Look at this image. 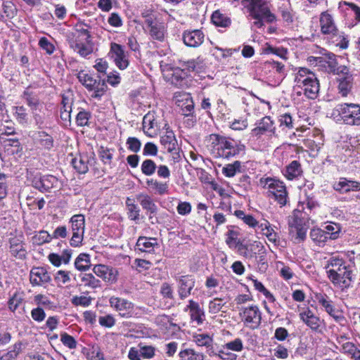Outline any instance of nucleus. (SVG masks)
<instances>
[{
  "label": "nucleus",
  "mask_w": 360,
  "mask_h": 360,
  "mask_svg": "<svg viewBox=\"0 0 360 360\" xmlns=\"http://www.w3.org/2000/svg\"><path fill=\"white\" fill-rule=\"evenodd\" d=\"M239 315L244 326L252 329L257 328L262 321V313L255 304L241 307L239 309Z\"/></svg>",
  "instance_id": "obj_9"
},
{
  "label": "nucleus",
  "mask_w": 360,
  "mask_h": 360,
  "mask_svg": "<svg viewBox=\"0 0 360 360\" xmlns=\"http://www.w3.org/2000/svg\"><path fill=\"white\" fill-rule=\"evenodd\" d=\"M10 250L11 255L17 258L22 259L25 257L26 251L23 243L10 245Z\"/></svg>",
  "instance_id": "obj_59"
},
{
  "label": "nucleus",
  "mask_w": 360,
  "mask_h": 360,
  "mask_svg": "<svg viewBox=\"0 0 360 360\" xmlns=\"http://www.w3.org/2000/svg\"><path fill=\"white\" fill-rule=\"evenodd\" d=\"M184 311L188 312L191 321L195 323L198 326L201 325L204 322L205 318V311L200 307L199 303L193 300L188 301V304Z\"/></svg>",
  "instance_id": "obj_17"
},
{
  "label": "nucleus",
  "mask_w": 360,
  "mask_h": 360,
  "mask_svg": "<svg viewBox=\"0 0 360 360\" xmlns=\"http://www.w3.org/2000/svg\"><path fill=\"white\" fill-rule=\"evenodd\" d=\"M311 239L319 246H323L328 240L323 229H313L310 231Z\"/></svg>",
  "instance_id": "obj_38"
},
{
  "label": "nucleus",
  "mask_w": 360,
  "mask_h": 360,
  "mask_svg": "<svg viewBox=\"0 0 360 360\" xmlns=\"http://www.w3.org/2000/svg\"><path fill=\"white\" fill-rule=\"evenodd\" d=\"M13 109L15 110L13 113L16 120L20 124H27L29 117L26 108L23 106H16L14 107Z\"/></svg>",
  "instance_id": "obj_49"
},
{
  "label": "nucleus",
  "mask_w": 360,
  "mask_h": 360,
  "mask_svg": "<svg viewBox=\"0 0 360 360\" xmlns=\"http://www.w3.org/2000/svg\"><path fill=\"white\" fill-rule=\"evenodd\" d=\"M302 174V169L300 163L297 160L292 161L286 166L284 175L288 180H292L298 178Z\"/></svg>",
  "instance_id": "obj_29"
},
{
  "label": "nucleus",
  "mask_w": 360,
  "mask_h": 360,
  "mask_svg": "<svg viewBox=\"0 0 360 360\" xmlns=\"http://www.w3.org/2000/svg\"><path fill=\"white\" fill-rule=\"evenodd\" d=\"M148 186L155 190L159 195H164L168 192L169 185L166 182L158 181L154 179H150L146 181Z\"/></svg>",
  "instance_id": "obj_41"
},
{
  "label": "nucleus",
  "mask_w": 360,
  "mask_h": 360,
  "mask_svg": "<svg viewBox=\"0 0 360 360\" xmlns=\"http://www.w3.org/2000/svg\"><path fill=\"white\" fill-rule=\"evenodd\" d=\"M172 319L167 315H160L156 317L155 322L157 324L165 327L166 328H168V330L171 329L172 327L175 326L176 325L172 323Z\"/></svg>",
  "instance_id": "obj_58"
},
{
  "label": "nucleus",
  "mask_w": 360,
  "mask_h": 360,
  "mask_svg": "<svg viewBox=\"0 0 360 360\" xmlns=\"http://www.w3.org/2000/svg\"><path fill=\"white\" fill-rule=\"evenodd\" d=\"M243 5L247 8L250 15L255 20L253 25L257 28L264 26V20L271 23L276 19L275 15L271 12L266 0H243Z\"/></svg>",
  "instance_id": "obj_6"
},
{
  "label": "nucleus",
  "mask_w": 360,
  "mask_h": 360,
  "mask_svg": "<svg viewBox=\"0 0 360 360\" xmlns=\"http://www.w3.org/2000/svg\"><path fill=\"white\" fill-rule=\"evenodd\" d=\"M226 244L231 248H236L241 243L237 239V233L234 231L230 230L227 233V238L226 240Z\"/></svg>",
  "instance_id": "obj_61"
},
{
  "label": "nucleus",
  "mask_w": 360,
  "mask_h": 360,
  "mask_svg": "<svg viewBox=\"0 0 360 360\" xmlns=\"http://www.w3.org/2000/svg\"><path fill=\"white\" fill-rule=\"evenodd\" d=\"M338 90L342 96L348 95L353 84V77L352 75H340L338 78Z\"/></svg>",
  "instance_id": "obj_26"
},
{
  "label": "nucleus",
  "mask_w": 360,
  "mask_h": 360,
  "mask_svg": "<svg viewBox=\"0 0 360 360\" xmlns=\"http://www.w3.org/2000/svg\"><path fill=\"white\" fill-rule=\"evenodd\" d=\"M184 100L186 101L185 107H182V114L185 116H190L193 112L194 103L192 97L189 94H184Z\"/></svg>",
  "instance_id": "obj_57"
},
{
  "label": "nucleus",
  "mask_w": 360,
  "mask_h": 360,
  "mask_svg": "<svg viewBox=\"0 0 360 360\" xmlns=\"http://www.w3.org/2000/svg\"><path fill=\"white\" fill-rule=\"evenodd\" d=\"M139 352L141 356L144 359H151L155 356V348L150 345H143L142 346L141 344L139 345Z\"/></svg>",
  "instance_id": "obj_60"
},
{
  "label": "nucleus",
  "mask_w": 360,
  "mask_h": 360,
  "mask_svg": "<svg viewBox=\"0 0 360 360\" xmlns=\"http://www.w3.org/2000/svg\"><path fill=\"white\" fill-rule=\"evenodd\" d=\"M94 273L106 282L115 283L117 280L118 271L116 269L104 265L97 264L93 268Z\"/></svg>",
  "instance_id": "obj_18"
},
{
  "label": "nucleus",
  "mask_w": 360,
  "mask_h": 360,
  "mask_svg": "<svg viewBox=\"0 0 360 360\" xmlns=\"http://www.w3.org/2000/svg\"><path fill=\"white\" fill-rule=\"evenodd\" d=\"M58 179L53 175L37 174L32 179V186L41 191H48L53 187H57Z\"/></svg>",
  "instance_id": "obj_16"
},
{
  "label": "nucleus",
  "mask_w": 360,
  "mask_h": 360,
  "mask_svg": "<svg viewBox=\"0 0 360 360\" xmlns=\"http://www.w3.org/2000/svg\"><path fill=\"white\" fill-rule=\"evenodd\" d=\"M126 206L129 218L133 221L139 220L141 210L134 200L128 197L126 200Z\"/></svg>",
  "instance_id": "obj_37"
},
{
  "label": "nucleus",
  "mask_w": 360,
  "mask_h": 360,
  "mask_svg": "<svg viewBox=\"0 0 360 360\" xmlns=\"http://www.w3.org/2000/svg\"><path fill=\"white\" fill-rule=\"evenodd\" d=\"M319 27L321 34L328 36L332 44L341 49L347 48L348 41L344 33L338 29L334 18L328 11L321 13Z\"/></svg>",
  "instance_id": "obj_5"
},
{
  "label": "nucleus",
  "mask_w": 360,
  "mask_h": 360,
  "mask_svg": "<svg viewBox=\"0 0 360 360\" xmlns=\"http://www.w3.org/2000/svg\"><path fill=\"white\" fill-rule=\"evenodd\" d=\"M324 231L330 240H335L339 238L341 232V226L339 224L330 222L324 227Z\"/></svg>",
  "instance_id": "obj_40"
},
{
  "label": "nucleus",
  "mask_w": 360,
  "mask_h": 360,
  "mask_svg": "<svg viewBox=\"0 0 360 360\" xmlns=\"http://www.w3.org/2000/svg\"><path fill=\"white\" fill-rule=\"evenodd\" d=\"M89 158L87 155H79L72 160V165L79 174H86L89 170Z\"/></svg>",
  "instance_id": "obj_27"
},
{
  "label": "nucleus",
  "mask_w": 360,
  "mask_h": 360,
  "mask_svg": "<svg viewBox=\"0 0 360 360\" xmlns=\"http://www.w3.org/2000/svg\"><path fill=\"white\" fill-rule=\"evenodd\" d=\"M70 47L82 57H86L93 52V45L91 40L85 41V43L81 41L77 38L69 40Z\"/></svg>",
  "instance_id": "obj_22"
},
{
  "label": "nucleus",
  "mask_w": 360,
  "mask_h": 360,
  "mask_svg": "<svg viewBox=\"0 0 360 360\" xmlns=\"http://www.w3.org/2000/svg\"><path fill=\"white\" fill-rule=\"evenodd\" d=\"M24 300L23 292H15L8 300V308L15 311Z\"/></svg>",
  "instance_id": "obj_48"
},
{
  "label": "nucleus",
  "mask_w": 360,
  "mask_h": 360,
  "mask_svg": "<svg viewBox=\"0 0 360 360\" xmlns=\"http://www.w3.org/2000/svg\"><path fill=\"white\" fill-rule=\"evenodd\" d=\"M260 182L264 184V188L268 189L281 207L286 205L288 193L283 182L271 178L261 179Z\"/></svg>",
  "instance_id": "obj_8"
},
{
  "label": "nucleus",
  "mask_w": 360,
  "mask_h": 360,
  "mask_svg": "<svg viewBox=\"0 0 360 360\" xmlns=\"http://www.w3.org/2000/svg\"><path fill=\"white\" fill-rule=\"evenodd\" d=\"M22 98L25 100L27 105L30 108L32 112H34L40 108L41 104L39 98L33 95L32 93L25 91L23 93Z\"/></svg>",
  "instance_id": "obj_42"
},
{
  "label": "nucleus",
  "mask_w": 360,
  "mask_h": 360,
  "mask_svg": "<svg viewBox=\"0 0 360 360\" xmlns=\"http://www.w3.org/2000/svg\"><path fill=\"white\" fill-rule=\"evenodd\" d=\"M160 143L169 152L174 150L176 145V140L174 133L167 131L165 134L161 136Z\"/></svg>",
  "instance_id": "obj_35"
},
{
  "label": "nucleus",
  "mask_w": 360,
  "mask_h": 360,
  "mask_svg": "<svg viewBox=\"0 0 360 360\" xmlns=\"http://www.w3.org/2000/svg\"><path fill=\"white\" fill-rule=\"evenodd\" d=\"M70 223L71 224V231L72 233L70 240L71 246L77 248L82 245L84 233L85 229V219L82 214L73 215Z\"/></svg>",
  "instance_id": "obj_10"
},
{
  "label": "nucleus",
  "mask_w": 360,
  "mask_h": 360,
  "mask_svg": "<svg viewBox=\"0 0 360 360\" xmlns=\"http://www.w3.org/2000/svg\"><path fill=\"white\" fill-rule=\"evenodd\" d=\"M176 282L177 292L181 300L188 297L195 285V280L192 275H175L174 276Z\"/></svg>",
  "instance_id": "obj_12"
},
{
  "label": "nucleus",
  "mask_w": 360,
  "mask_h": 360,
  "mask_svg": "<svg viewBox=\"0 0 360 360\" xmlns=\"http://www.w3.org/2000/svg\"><path fill=\"white\" fill-rule=\"evenodd\" d=\"M212 21L217 27H228L231 23L230 18L219 11H215L212 15Z\"/></svg>",
  "instance_id": "obj_34"
},
{
  "label": "nucleus",
  "mask_w": 360,
  "mask_h": 360,
  "mask_svg": "<svg viewBox=\"0 0 360 360\" xmlns=\"http://www.w3.org/2000/svg\"><path fill=\"white\" fill-rule=\"evenodd\" d=\"M180 360H204V354L193 349L186 348L179 353Z\"/></svg>",
  "instance_id": "obj_33"
},
{
  "label": "nucleus",
  "mask_w": 360,
  "mask_h": 360,
  "mask_svg": "<svg viewBox=\"0 0 360 360\" xmlns=\"http://www.w3.org/2000/svg\"><path fill=\"white\" fill-rule=\"evenodd\" d=\"M136 200L141 205L142 208L150 214H155L158 211V207L148 194L139 193L136 196Z\"/></svg>",
  "instance_id": "obj_25"
},
{
  "label": "nucleus",
  "mask_w": 360,
  "mask_h": 360,
  "mask_svg": "<svg viewBox=\"0 0 360 360\" xmlns=\"http://www.w3.org/2000/svg\"><path fill=\"white\" fill-rule=\"evenodd\" d=\"M109 55L116 66L120 70H124L128 67L129 60L127 56L124 47L120 44L115 42L111 43Z\"/></svg>",
  "instance_id": "obj_14"
},
{
  "label": "nucleus",
  "mask_w": 360,
  "mask_h": 360,
  "mask_svg": "<svg viewBox=\"0 0 360 360\" xmlns=\"http://www.w3.org/2000/svg\"><path fill=\"white\" fill-rule=\"evenodd\" d=\"M39 45L43 50L46 52V53L49 55L52 54L55 51L54 45L51 43L46 37H41L39 39Z\"/></svg>",
  "instance_id": "obj_64"
},
{
  "label": "nucleus",
  "mask_w": 360,
  "mask_h": 360,
  "mask_svg": "<svg viewBox=\"0 0 360 360\" xmlns=\"http://www.w3.org/2000/svg\"><path fill=\"white\" fill-rule=\"evenodd\" d=\"M328 117L338 124L359 126L360 105L353 103H338L328 112Z\"/></svg>",
  "instance_id": "obj_4"
},
{
  "label": "nucleus",
  "mask_w": 360,
  "mask_h": 360,
  "mask_svg": "<svg viewBox=\"0 0 360 360\" xmlns=\"http://www.w3.org/2000/svg\"><path fill=\"white\" fill-rule=\"evenodd\" d=\"M241 168V162L236 160L223 167L221 172L225 176L231 178L236 176V174L242 172Z\"/></svg>",
  "instance_id": "obj_32"
},
{
  "label": "nucleus",
  "mask_w": 360,
  "mask_h": 360,
  "mask_svg": "<svg viewBox=\"0 0 360 360\" xmlns=\"http://www.w3.org/2000/svg\"><path fill=\"white\" fill-rule=\"evenodd\" d=\"M300 320L306 324L311 330L318 331L321 325L322 321L309 307L303 308L299 313Z\"/></svg>",
  "instance_id": "obj_15"
},
{
  "label": "nucleus",
  "mask_w": 360,
  "mask_h": 360,
  "mask_svg": "<svg viewBox=\"0 0 360 360\" xmlns=\"http://www.w3.org/2000/svg\"><path fill=\"white\" fill-rule=\"evenodd\" d=\"M340 350L342 353L350 356L351 358L353 359L356 355V353L359 351L356 346L354 343L350 342L343 344L342 347L340 348Z\"/></svg>",
  "instance_id": "obj_54"
},
{
  "label": "nucleus",
  "mask_w": 360,
  "mask_h": 360,
  "mask_svg": "<svg viewBox=\"0 0 360 360\" xmlns=\"http://www.w3.org/2000/svg\"><path fill=\"white\" fill-rule=\"evenodd\" d=\"M127 148L134 153H138L141 146V141L136 137H129L126 142Z\"/></svg>",
  "instance_id": "obj_62"
},
{
  "label": "nucleus",
  "mask_w": 360,
  "mask_h": 360,
  "mask_svg": "<svg viewBox=\"0 0 360 360\" xmlns=\"http://www.w3.org/2000/svg\"><path fill=\"white\" fill-rule=\"evenodd\" d=\"M30 281L33 285H41L51 281V277L43 267H34L30 271Z\"/></svg>",
  "instance_id": "obj_23"
},
{
  "label": "nucleus",
  "mask_w": 360,
  "mask_h": 360,
  "mask_svg": "<svg viewBox=\"0 0 360 360\" xmlns=\"http://www.w3.org/2000/svg\"><path fill=\"white\" fill-rule=\"evenodd\" d=\"M329 280L336 286L343 289L349 287L352 281V270L345 261L338 256L330 257L326 266Z\"/></svg>",
  "instance_id": "obj_2"
},
{
  "label": "nucleus",
  "mask_w": 360,
  "mask_h": 360,
  "mask_svg": "<svg viewBox=\"0 0 360 360\" xmlns=\"http://www.w3.org/2000/svg\"><path fill=\"white\" fill-rule=\"evenodd\" d=\"M15 134V129L14 124L11 120L5 121V124H3L0 127V138L4 139V136L14 135Z\"/></svg>",
  "instance_id": "obj_52"
},
{
  "label": "nucleus",
  "mask_w": 360,
  "mask_h": 360,
  "mask_svg": "<svg viewBox=\"0 0 360 360\" xmlns=\"http://www.w3.org/2000/svg\"><path fill=\"white\" fill-rule=\"evenodd\" d=\"M81 281L84 286L91 288H97L101 287V281L96 278L92 274H82L80 275Z\"/></svg>",
  "instance_id": "obj_44"
},
{
  "label": "nucleus",
  "mask_w": 360,
  "mask_h": 360,
  "mask_svg": "<svg viewBox=\"0 0 360 360\" xmlns=\"http://www.w3.org/2000/svg\"><path fill=\"white\" fill-rule=\"evenodd\" d=\"M267 131L275 133L274 122L269 116L264 117L255 123V127L252 130V135L259 138Z\"/></svg>",
  "instance_id": "obj_21"
},
{
  "label": "nucleus",
  "mask_w": 360,
  "mask_h": 360,
  "mask_svg": "<svg viewBox=\"0 0 360 360\" xmlns=\"http://www.w3.org/2000/svg\"><path fill=\"white\" fill-rule=\"evenodd\" d=\"M109 304L122 317L127 319L134 315V304L126 299L112 296L109 299Z\"/></svg>",
  "instance_id": "obj_13"
},
{
  "label": "nucleus",
  "mask_w": 360,
  "mask_h": 360,
  "mask_svg": "<svg viewBox=\"0 0 360 360\" xmlns=\"http://www.w3.org/2000/svg\"><path fill=\"white\" fill-rule=\"evenodd\" d=\"M79 81L89 91H94L91 97L100 98L105 93L106 85L104 80L94 78L84 70L77 74Z\"/></svg>",
  "instance_id": "obj_7"
},
{
  "label": "nucleus",
  "mask_w": 360,
  "mask_h": 360,
  "mask_svg": "<svg viewBox=\"0 0 360 360\" xmlns=\"http://www.w3.org/2000/svg\"><path fill=\"white\" fill-rule=\"evenodd\" d=\"M290 234L292 235L293 242L295 243L303 242L307 236V229L300 225H296L294 227L292 225H290Z\"/></svg>",
  "instance_id": "obj_39"
},
{
  "label": "nucleus",
  "mask_w": 360,
  "mask_h": 360,
  "mask_svg": "<svg viewBox=\"0 0 360 360\" xmlns=\"http://www.w3.org/2000/svg\"><path fill=\"white\" fill-rule=\"evenodd\" d=\"M34 139L38 144L46 150H49L54 146L53 138L44 131L36 133Z\"/></svg>",
  "instance_id": "obj_30"
},
{
  "label": "nucleus",
  "mask_w": 360,
  "mask_h": 360,
  "mask_svg": "<svg viewBox=\"0 0 360 360\" xmlns=\"http://www.w3.org/2000/svg\"><path fill=\"white\" fill-rule=\"evenodd\" d=\"M144 23L148 30V34L153 40L160 42L164 41L167 30L164 23L158 22L157 16L153 14L144 15Z\"/></svg>",
  "instance_id": "obj_11"
},
{
  "label": "nucleus",
  "mask_w": 360,
  "mask_h": 360,
  "mask_svg": "<svg viewBox=\"0 0 360 360\" xmlns=\"http://www.w3.org/2000/svg\"><path fill=\"white\" fill-rule=\"evenodd\" d=\"M259 228L260 229L262 234L267 238L269 242L274 244L277 243L278 238V234L271 227L268 221L264 220V222L260 223Z\"/></svg>",
  "instance_id": "obj_31"
},
{
  "label": "nucleus",
  "mask_w": 360,
  "mask_h": 360,
  "mask_svg": "<svg viewBox=\"0 0 360 360\" xmlns=\"http://www.w3.org/2000/svg\"><path fill=\"white\" fill-rule=\"evenodd\" d=\"M156 168V164L150 159L143 160L141 165V170L146 176H152L155 172Z\"/></svg>",
  "instance_id": "obj_47"
},
{
  "label": "nucleus",
  "mask_w": 360,
  "mask_h": 360,
  "mask_svg": "<svg viewBox=\"0 0 360 360\" xmlns=\"http://www.w3.org/2000/svg\"><path fill=\"white\" fill-rule=\"evenodd\" d=\"M226 304V302L224 301V299L215 297L208 303V312L212 314H216L221 310Z\"/></svg>",
  "instance_id": "obj_46"
},
{
  "label": "nucleus",
  "mask_w": 360,
  "mask_h": 360,
  "mask_svg": "<svg viewBox=\"0 0 360 360\" xmlns=\"http://www.w3.org/2000/svg\"><path fill=\"white\" fill-rule=\"evenodd\" d=\"M262 249H264V246L258 241H255L250 245L241 243L237 248V252L240 255L248 259H251L255 255L257 250L259 252Z\"/></svg>",
  "instance_id": "obj_24"
},
{
  "label": "nucleus",
  "mask_w": 360,
  "mask_h": 360,
  "mask_svg": "<svg viewBox=\"0 0 360 360\" xmlns=\"http://www.w3.org/2000/svg\"><path fill=\"white\" fill-rule=\"evenodd\" d=\"M90 118V112L85 110H81L77 115L76 123L79 127L88 126Z\"/></svg>",
  "instance_id": "obj_55"
},
{
  "label": "nucleus",
  "mask_w": 360,
  "mask_h": 360,
  "mask_svg": "<svg viewBox=\"0 0 360 360\" xmlns=\"http://www.w3.org/2000/svg\"><path fill=\"white\" fill-rule=\"evenodd\" d=\"M156 125L154 116L152 114H147L143 118V129L147 133L150 134V130Z\"/></svg>",
  "instance_id": "obj_53"
},
{
  "label": "nucleus",
  "mask_w": 360,
  "mask_h": 360,
  "mask_svg": "<svg viewBox=\"0 0 360 360\" xmlns=\"http://www.w3.org/2000/svg\"><path fill=\"white\" fill-rule=\"evenodd\" d=\"M304 206L311 211L318 206V203L313 197L307 196L303 201L300 202L297 210L299 212L304 211Z\"/></svg>",
  "instance_id": "obj_51"
},
{
  "label": "nucleus",
  "mask_w": 360,
  "mask_h": 360,
  "mask_svg": "<svg viewBox=\"0 0 360 360\" xmlns=\"http://www.w3.org/2000/svg\"><path fill=\"white\" fill-rule=\"evenodd\" d=\"M183 41L189 47H198L204 41L205 34L200 30H186L182 36Z\"/></svg>",
  "instance_id": "obj_19"
},
{
  "label": "nucleus",
  "mask_w": 360,
  "mask_h": 360,
  "mask_svg": "<svg viewBox=\"0 0 360 360\" xmlns=\"http://www.w3.org/2000/svg\"><path fill=\"white\" fill-rule=\"evenodd\" d=\"M92 298L89 296H74L71 302L75 306L89 307L91 304Z\"/></svg>",
  "instance_id": "obj_56"
},
{
  "label": "nucleus",
  "mask_w": 360,
  "mask_h": 360,
  "mask_svg": "<svg viewBox=\"0 0 360 360\" xmlns=\"http://www.w3.org/2000/svg\"><path fill=\"white\" fill-rule=\"evenodd\" d=\"M194 342L200 347H210L212 344V338L207 334H198L193 337Z\"/></svg>",
  "instance_id": "obj_50"
},
{
  "label": "nucleus",
  "mask_w": 360,
  "mask_h": 360,
  "mask_svg": "<svg viewBox=\"0 0 360 360\" xmlns=\"http://www.w3.org/2000/svg\"><path fill=\"white\" fill-rule=\"evenodd\" d=\"M318 303L324 309L325 311L331 316L335 321H340L344 319L341 313L336 309L332 300L325 294L316 295Z\"/></svg>",
  "instance_id": "obj_20"
},
{
  "label": "nucleus",
  "mask_w": 360,
  "mask_h": 360,
  "mask_svg": "<svg viewBox=\"0 0 360 360\" xmlns=\"http://www.w3.org/2000/svg\"><path fill=\"white\" fill-rule=\"evenodd\" d=\"M136 246L141 252H150L158 246V243L156 238L142 236L139 238Z\"/></svg>",
  "instance_id": "obj_28"
},
{
  "label": "nucleus",
  "mask_w": 360,
  "mask_h": 360,
  "mask_svg": "<svg viewBox=\"0 0 360 360\" xmlns=\"http://www.w3.org/2000/svg\"><path fill=\"white\" fill-rule=\"evenodd\" d=\"M51 235H50L46 231H40L37 232L32 236V243L35 245H41L44 243L51 242Z\"/></svg>",
  "instance_id": "obj_43"
},
{
  "label": "nucleus",
  "mask_w": 360,
  "mask_h": 360,
  "mask_svg": "<svg viewBox=\"0 0 360 360\" xmlns=\"http://www.w3.org/2000/svg\"><path fill=\"white\" fill-rule=\"evenodd\" d=\"M322 66L324 67L328 72H339L340 68H338V62L334 54H328L327 58L323 61Z\"/></svg>",
  "instance_id": "obj_45"
},
{
  "label": "nucleus",
  "mask_w": 360,
  "mask_h": 360,
  "mask_svg": "<svg viewBox=\"0 0 360 360\" xmlns=\"http://www.w3.org/2000/svg\"><path fill=\"white\" fill-rule=\"evenodd\" d=\"M207 147L215 158L229 159L245 150V146L233 139L216 134L209 135L206 139Z\"/></svg>",
  "instance_id": "obj_1"
},
{
  "label": "nucleus",
  "mask_w": 360,
  "mask_h": 360,
  "mask_svg": "<svg viewBox=\"0 0 360 360\" xmlns=\"http://www.w3.org/2000/svg\"><path fill=\"white\" fill-rule=\"evenodd\" d=\"M294 91L298 96L304 94L311 99L316 98L319 92V82L315 74L306 68H300L295 76Z\"/></svg>",
  "instance_id": "obj_3"
},
{
  "label": "nucleus",
  "mask_w": 360,
  "mask_h": 360,
  "mask_svg": "<svg viewBox=\"0 0 360 360\" xmlns=\"http://www.w3.org/2000/svg\"><path fill=\"white\" fill-rule=\"evenodd\" d=\"M75 268L80 271H85L91 266L90 256L88 254H79L75 261Z\"/></svg>",
  "instance_id": "obj_36"
},
{
  "label": "nucleus",
  "mask_w": 360,
  "mask_h": 360,
  "mask_svg": "<svg viewBox=\"0 0 360 360\" xmlns=\"http://www.w3.org/2000/svg\"><path fill=\"white\" fill-rule=\"evenodd\" d=\"M60 341L63 344L70 349H75L77 346V342L75 338L66 333H63L60 335Z\"/></svg>",
  "instance_id": "obj_63"
}]
</instances>
